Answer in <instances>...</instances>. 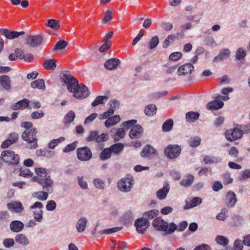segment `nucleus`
Segmentation results:
<instances>
[{"label":"nucleus","mask_w":250,"mask_h":250,"mask_svg":"<svg viewBox=\"0 0 250 250\" xmlns=\"http://www.w3.org/2000/svg\"><path fill=\"white\" fill-rule=\"evenodd\" d=\"M215 241L217 244L224 247H226L229 244V239L227 237L223 235H218L215 238Z\"/></svg>","instance_id":"nucleus-43"},{"label":"nucleus","mask_w":250,"mask_h":250,"mask_svg":"<svg viewBox=\"0 0 250 250\" xmlns=\"http://www.w3.org/2000/svg\"><path fill=\"white\" fill-rule=\"evenodd\" d=\"M15 241L23 246H26L29 244V241L26 236L22 233H19L17 234L15 237Z\"/></svg>","instance_id":"nucleus-26"},{"label":"nucleus","mask_w":250,"mask_h":250,"mask_svg":"<svg viewBox=\"0 0 250 250\" xmlns=\"http://www.w3.org/2000/svg\"><path fill=\"white\" fill-rule=\"evenodd\" d=\"M87 222L88 220L86 217H81L76 224L77 231L79 233L84 231L86 228Z\"/></svg>","instance_id":"nucleus-22"},{"label":"nucleus","mask_w":250,"mask_h":250,"mask_svg":"<svg viewBox=\"0 0 250 250\" xmlns=\"http://www.w3.org/2000/svg\"><path fill=\"white\" fill-rule=\"evenodd\" d=\"M120 63V61L117 58L107 60L104 63V67L108 70L115 69Z\"/></svg>","instance_id":"nucleus-24"},{"label":"nucleus","mask_w":250,"mask_h":250,"mask_svg":"<svg viewBox=\"0 0 250 250\" xmlns=\"http://www.w3.org/2000/svg\"><path fill=\"white\" fill-rule=\"evenodd\" d=\"M202 203V199L200 197H194L189 201H186V205L184 207L185 209H188L196 207Z\"/></svg>","instance_id":"nucleus-25"},{"label":"nucleus","mask_w":250,"mask_h":250,"mask_svg":"<svg viewBox=\"0 0 250 250\" xmlns=\"http://www.w3.org/2000/svg\"><path fill=\"white\" fill-rule=\"evenodd\" d=\"M48 193H49L43 190V191L35 192L33 193L32 195L40 200L45 201L48 198Z\"/></svg>","instance_id":"nucleus-41"},{"label":"nucleus","mask_w":250,"mask_h":250,"mask_svg":"<svg viewBox=\"0 0 250 250\" xmlns=\"http://www.w3.org/2000/svg\"><path fill=\"white\" fill-rule=\"evenodd\" d=\"M181 147L178 145H169L165 149V154L168 159H175L181 153Z\"/></svg>","instance_id":"nucleus-8"},{"label":"nucleus","mask_w":250,"mask_h":250,"mask_svg":"<svg viewBox=\"0 0 250 250\" xmlns=\"http://www.w3.org/2000/svg\"><path fill=\"white\" fill-rule=\"evenodd\" d=\"M156 152L155 149L150 145H146L142 150L141 155L142 157H148L152 154H155Z\"/></svg>","instance_id":"nucleus-33"},{"label":"nucleus","mask_w":250,"mask_h":250,"mask_svg":"<svg viewBox=\"0 0 250 250\" xmlns=\"http://www.w3.org/2000/svg\"><path fill=\"white\" fill-rule=\"evenodd\" d=\"M221 158L211 155H207L204 159V162L206 164L218 163L221 162Z\"/></svg>","instance_id":"nucleus-35"},{"label":"nucleus","mask_w":250,"mask_h":250,"mask_svg":"<svg viewBox=\"0 0 250 250\" xmlns=\"http://www.w3.org/2000/svg\"><path fill=\"white\" fill-rule=\"evenodd\" d=\"M199 117V114L198 112L190 111L186 113V119L187 121L189 123L194 122Z\"/></svg>","instance_id":"nucleus-37"},{"label":"nucleus","mask_w":250,"mask_h":250,"mask_svg":"<svg viewBox=\"0 0 250 250\" xmlns=\"http://www.w3.org/2000/svg\"><path fill=\"white\" fill-rule=\"evenodd\" d=\"M245 125H241V129L234 128L226 131L225 135L227 139L229 141H233L241 138L243 134V130H245Z\"/></svg>","instance_id":"nucleus-7"},{"label":"nucleus","mask_w":250,"mask_h":250,"mask_svg":"<svg viewBox=\"0 0 250 250\" xmlns=\"http://www.w3.org/2000/svg\"><path fill=\"white\" fill-rule=\"evenodd\" d=\"M230 54V51L228 49H222L219 53V55L215 57L214 59V62H219L222 61L227 57H229Z\"/></svg>","instance_id":"nucleus-34"},{"label":"nucleus","mask_w":250,"mask_h":250,"mask_svg":"<svg viewBox=\"0 0 250 250\" xmlns=\"http://www.w3.org/2000/svg\"><path fill=\"white\" fill-rule=\"evenodd\" d=\"M134 225L136 228L137 232L139 233L143 234L149 226V222L146 219L141 218L135 221Z\"/></svg>","instance_id":"nucleus-13"},{"label":"nucleus","mask_w":250,"mask_h":250,"mask_svg":"<svg viewBox=\"0 0 250 250\" xmlns=\"http://www.w3.org/2000/svg\"><path fill=\"white\" fill-rule=\"evenodd\" d=\"M237 201L236 195L232 191H228L225 196V203L229 208L233 207Z\"/></svg>","instance_id":"nucleus-16"},{"label":"nucleus","mask_w":250,"mask_h":250,"mask_svg":"<svg viewBox=\"0 0 250 250\" xmlns=\"http://www.w3.org/2000/svg\"><path fill=\"white\" fill-rule=\"evenodd\" d=\"M44 116V113L43 111H34L31 114V118L33 119H38L42 118Z\"/></svg>","instance_id":"nucleus-62"},{"label":"nucleus","mask_w":250,"mask_h":250,"mask_svg":"<svg viewBox=\"0 0 250 250\" xmlns=\"http://www.w3.org/2000/svg\"><path fill=\"white\" fill-rule=\"evenodd\" d=\"M111 151L110 148H105L101 152L100 158L102 160H105L111 157Z\"/></svg>","instance_id":"nucleus-51"},{"label":"nucleus","mask_w":250,"mask_h":250,"mask_svg":"<svg viewBox=\"0 0 250 250\" xmlns=\"http://www.w3.org/2000/svg\"><path fill=\"white\" fill-rule=\"evenodd\" d=\"M122 229V227H115L111 229H105L101 230L99 232V233L101 234H109L121 230Z\"/></svg>","instance_id":"nucleus-52"},{"label":"nucleus","mask_w":250,"mask_h":250,"mask_svg":"<svg viewBox=\"0 0 250 250\" xmlns=\"http://www.w3.org/2000/svg\"><path fill=\"white\" fill-rule=\"evenodd\" d=\"M106 119L107 120L104 123V125L106 127H109L117 124L121 120L120 117L119 115L110 116Z\"/></svg>","instance_id":"nucleus-29"},{"label":"nucleus","mask_w":250,"mask_h":250,"mask_svg":"<svg viewBox=\"0 0 250 250\" xmlns=\"http://www.w3.org/2000/svg\"><path fill=\"white\" fill-rule=\"evenodd\" d=\"M77 142L75 141L72 144L67 145L63 149V151L65 153H67L72 150H74L77 147Z\"/></svg>","instance_id":"nucleus-58"},{"label":"nucleus","mask_w":250,"mask_h":250,"mask_svg":"<svg viewBox=\"0 0 250 250\" xmlns=\"http://www.w3.org/2000/svg\"><path fill=\"white\" fill-rule=\"evenodd\" d=\"M95 187L99 189H103L105 186L104 181L100 178H95L93 181Z\"/></svg>","instance_id":"nucleus-50"},{"label":"nucleus","mask_w":250,"mask_h":250,"mask_svg":"<svg viewBox=\"0 0 250 250\" xmlns=\"http://www.w3.org/2000/svg\"><path fill=\"white\" fill-rule=\"evenodd\" d=\"M124 147L123 144L121 143H117L112 145L110 147L111 152L117 154L122 151Z\"/></svg>","instance_id":"nucleus-48"},{"label":"nucleus","mask_w":250,"mask_h":250,"mask_svg":"<svg viewBox=\"0 0 250 250\" xmlns=\"http://www.w3.org/2000/svg\"><path fill=\"white\" fill-rule=\"evenodd\" d=\"M15 242L12 238L5 239L3 241V244L5 247L10 248L14 246Z\"/></svg>","instance_id":"nucleus-60"},{"label":"nucleus","mask_w":250,"mask_h":250,"mask_svg":"<svg viewBox=\"0 0 250 250\" xmlns=\"http://www.w3.org/2000/svg\"><path fill=\"white\" fill-rule=\"evenodd\" d=\"M188 144L192 147H197L200 145L201 139L198 137H194L190 138L188 141Z\"/></svg>","instance_id":"nucleus-53"},{"label":"nucleus","mask_w":250,"mask_h":250,"mask_svg":"<svg viewBox=\"0 0 250 250\" xmlns=\"http://www.w3.org/2000/svg\"><path fill=\"white\" fill-rule=\"evenodd\" d=\"M112 11L107 10L104 13L103 22L104 23L109 22L112 19Z\"/></svg>","instance_id":"nucleus-59"},{"label":"nucleus","mask_w":250,"mask_h":250,"mask_svg":"<svg viewBox=\"0 0 250 250\" xmlns=\"http://www.w3.org/2000/svg\"><path fill=\"white\" fill-rule=\"evenodd\" d=\"M68 44L67 42L64 40L59 41L55 45L53 50H62L65 48Z\"/></svg>","instance_id":"nucleus-54"},{"label":"nucleus","mask_w":250,"mask_h":250,"mask_svg":"<svg viewBox=\"0 0 250 250\" xmlns=\"http://www.w3.org/2000/svg\"><path fill=\"white\" fill-rule=\"evenodd\" d=\"M56 61L55 59L46 60L43 63V66L46 70H54L56 67Z\"/></svg>","instance_id":"nucleus-38"},{"label":"nucleus","mask_w":250,"mask_h":250,"mask_svg":"<svg viewBox=\"0 0 250 250\" xmlns=\"http://www.w3.org/2000/svg\"><path fill=\"white\" fill-rule=\"evenodd\" d=\"M75 118V114L74 112L71 110L64 116L63 123L64 125H69L74 121Z\"/></svg>","instance_id":"nucleus-39"},{"label":"nucleus","mask_w":250,"mask_h":250,"mask_svg":"<svg viewBox=\"0 0 250 250\" xmlns=\"http://www.w3.org/2000/svg\"><path fill=\"white\" fill-rule=\"evenodd\" d=\"M65 139L64 137H61L58 139H53L48 143V147L49 148L53 149L58 145L63 142Z\"/></svg>","instance_id":"nucleus-45"},{"label":"nucleus","mask_w":250,"mask_h":250,"mask_svg":"<svg viewBox=\"0 0 250 250\" xmlns=\"http://www.w3.org/2000/svg\"><path fill=\"white\" fill-rule=\"evenodd\" d=\"M194 70V66L190 63H188L182 65L177 71L178 75H186L190 74Z\"/></svg>","instance_id":"nucleus-20"},{"label":"nucleus","mask_w":250,"mask_h":250,"mask_svg":"<svg viewBox=\"0 0 250 250\" xmlns=\"http://www.w3.org/2000/svg\"><path fill=\"white\" fill-rule=\"evenodd\" d=\"M7 208L9 209H14L17 213H21L24 210L22 204L19 201L8 204Z\"/></svg>","instance_id":"nucleus-27"},{"label":"nucleus","mask_w":250,"mask_h":250,"mask_svg":"<svg viewBox=\"0 0 250 250\" xmlns=\"http://www.w3.org/2000/svg\"><path fill=\"white\" fill-rule=\"evenodd\" d=\"M78 158L82 161H87L92 157L90 149L86 146L78 148L77 149Z\"/></svg>","instance_id":"nucleus-11"},{"label":"nucleus","mask_w":250,"mask_h":250,"mask_svg":"<svg viewBox=\"0 0 250 250\" xmlns=\"http://www.w3.org/2000/svg\"><path fill=\"white\" fill-rule=\"evenodd\" d=\"M173 125V120L169 119L164 123L162 125V130L164 132H169L172 129Z\"/></svg>","instance_id":"nucleus-46"},{"label":"nucleus","mask_w":250,"mask_h":250,"mask_svg":"<svg viewBox=\"0 0 250 250\" xmlns=\"http://www.w3.org/2000/svg\"><path fill=\"white\" fill-rule=\"evenodd\" d=\"M246 55V51L243 48L240 47L236 51V58L238 60H244Z\"/></svg>","instance_id":"nucleus-56"},{"label":"nucleus","mask_w":250,"mask_h":250,"mask_svg":"<svg viewBox=\"0 0 250 250\" xmlns=\"http://www.w3.org/2000/svg\"><path fill=\"white\" fill-rule=\"evenodd\" d=\"M30 101L29 100L24 99L18 101L16 103L12 104L10 105V109L13 110H22L29 107Z\"/></svg>","instance_id":"nucleus-17"},{"label":"nucleus","mask_w":250,"mask_h":250,"mask_svg":"<svg viewBox=\"0 0 250 250\" xmlns=\"http://www.w3.org/2000/svg\"><path fill=\"white\" fill-rule=\"evenodd\" d=\"M157 107L155 104H150L145 108V113L148 116H152L156 113Z\"/></svg>","instance_id":"nucleus-42"},{"label":"nucleus","mask_w":250,"mask_h":250,"mask_svg":"<svg viewBox=\"0 0 250 250\" xmlns=\"http://www.w3.org/2000/svg\"><path fill=\"white\" fill-rule=\"evenodd\" d=\"M152 225L156 230L164 231L167 235L173 233L177 229V225L174 223L169 224L160 217H156Z\"/></svg>","instance_id":"nucleus-3"},{"label":"nucleus","mask_w":250,"mask_h":250,"mask_svg":"<svg viewBox=\"0 0 250 250\" xmlns=\"http://www.w3.org/2000/svg\"><path fill=\"white\" fill-rule=\"evenodd\" d=\"M33 173L27 168H22L20 171V175L23 176L25 178L31 177Z\"/></svg>","instance_id":"nucleus-57"},{"label":"nucleus","mask_w":250,"mask_h":250,"mask_svg":"<svg viewBox=\"0 0 250 250\" xmlns=\"http://www.w3.org/2000/svg\"><path fill=\"white\" fill-rule=\"evenodd\" d=\"M194 180V176L192 174H187L183 179H182L180 182V185L184 188H187L192 184Z\"/></svg>","instance_id":"nucleus-28"},{"label":"nucleus","mask_w":250,"mask_h":250,"mask_svg":"<svg viewBox=\"0 0 250 250\" xmlns=\"http://www.w3.org/2000/svg\"><path fill=\"white\" fill-rule=\"evenodd\" d=\"M46 25L51 27L53 29H58L60 26V22L59 21L54 19H49L47 21Z\"/></svg>","instance_id":"nucleus-49"},{"label":"nucleus","mask_w":250,"mask_h":250,"mask_svg":"<svg viewBox=\"0 0 250 250\" xmlns=\"http://www.w3.org/2000/svg\"><path fill=\"white\" fill-rule=\"evenodd\" d=\"M43 40V36L42 34L29 35L26 39V43L30 46L36 47L42 44Z\"/></svg>","instance_id":"nucleus-10"},{"label":"nucleus","mask_w":250,"mask_h":250,"mask_svg":"<svg viewBox=\"0 0 250 250\" xmlns=\"http://www.w3.org/2000/svg\"><path fill=\"white\" fill-rule=\"evenodd\" d=\"M37 176L34 177V181L38 183L42 188L43 190L52 193L53 191V181L47 173V170L42 167H39L35 169Z\"/></svg>","instance_id":"nucleus-2"},{"label":"nucleus","mask_w":250,"mask_h":250,"mask_svg":"<svg viewBox=\"0 0 250 250\" xmlns=\"http://www.w3.org/2000/svg\"><path fill=\"white\" fill-rule=\"evenodd\" d=\"M108 100V97L106 96H98L94 101L92 103V106L94 107L100 104H103Z\"/></svg>","instance_id":"nucleus-47"},{"label":"nucleus","mask_w":250,"mask_h":250,"mask_svg":"<svg viewBox=\"0 0 250 250\" xmlns=\"http://www.w3.org/2000/svg\"><path fill=\"white\" fill-rule=\"evenodd\" d=\"M61 80L67 85L69 92L73 93V97L79 99H84L89 95L87 87L83 83H79L78 81L69 74H63Z\"/></svg>","instance_id":"nucleus-1"},{"label":"nucleus","mask_w":250,"mask_h":250,"mask_svg":"<svg viewBox=\"0 0 250 250\" xmlns=\"http://www.w3.org/2000/svg\"><path fill=\"white\" fill-rule=\"evenodd\" d=\"M159 43V39L158 36H154L152 37L148 44V48L149 49H152L155 48Z\"/></svg>","instance_id":"nucleus-55"},{"label":"nucleus","mask_w":250,"mask_h":250,"mask_svg":"<svg viewBox=\"0 0 250 250\" xmlns=\"http://www.w3.org/2000/svg\"><path fill=\"white\" fill-rule=\"evenodd\" d=\"M159 214V211L157 209H152L144 213L143 216L145 219L147 220H151L156 217Z\"/></svg>","instance_id":"nucleus-44"},{"label":"nucleus","mask_w":250,"mask_h":250,"mask_svg":"<svg viewBox=\"0 0 250 250\" xmlns=\"http://www.w3.org/2000/svg\"><path fill=\"white\" fill-rule=\"evenodd\" d=\"M56 208V203L54 200H50L46 205V208L48 211H53Z\"/></svg>","instance_id":"nucleus-64"},{"label":"nucleus","mask_w":250,"mask_h":250,"mask_svg":"<svg viewBox=\"0 0 250 250\" xmlns=\"http://www.w3.org/2000/svg\"><path fill=\"white\" fill-rule=\"evenodd\" d=\"M243 246L241 240L236 239L233 244V250H243Z\"/></svg>","instance_id":"nucleus-61"},{"label":"nucleus","mask_w":250,"mask_h":250,"mask_svg":"<svg viewBox=\"0 0 250 250\" xmlns=\"http://www.w3.org/2000/svg\"><path fill=\"white\" fill-rule=\"evenodd\" d=\"M110 134L114 140L117 142L124 137L125 135V132L123 128H114L111 130Z\"/></svg>","instance_id":"nucleus-21"},{"label":"nucleus","mask_w":250,"mask_h":250,"mask_svg":"<svg viewBox=\"0 0 250 250\" xmlns=\"http://www.w3.org/2000/svg\"><path fill=\"white\" fill-rule=\"evenodd\" d=\"M17 52L19 54V59H23L26 62H29L33 59V55L32 54H25L24 51L21 49H17Z\"/></svg>","instance_id":"nucleus-32"},{"label":"nucleus","mask_w":250,"mask_h":250,"mask_svg":"<svg viewBox=\"0 0 250 250\" xmlns=\"http://www.w3.org/2000/svg\"><path fill=\"white\" fill-rule=\"evenodd\" d=\"M134 185V180L132 177L127 176L120 180L117 183V187L122 192H129L132 189Z\"/></svg>","instance_id":"nucleus-6"},{"label":"nucleus","mask_w":250,"mask_h":250,"mask_svg":"<svg viewBox=\"0 0 250 250\" xmlns=\"http://www.w3.org/2000/svg\"><path fill=\"white\" fill-rule=\"evenodd\" d=\"M1 156L2 161L9 165H17L19 163V156L16 154L13 151H3Z\"/></svg>","instance_id":"nucleus-5"},{"label":"nucleus","mask_w":250,"mask_h":250,"mask_svg":"<svg viewBox=\"0 0 250 250\" xmlns=\"http://www.w3.org/2000/svg\"><path fill=\"white\" fill-rule=\"evenodd\" d=\"M185 21L187 22L181 25V28L183 30H190L192 28V22L198 23L200 21V19H197L195 15L188 16L186 17Z\"/></svg>","instance_id":"nucleus-15"},{"label":"nucleus","mask_w":250,"mask_h":250,"mask_svg":"<svg viewBox=\"0 0 250 250\" xmlns=\"http://www.w3.org/2000/svg\"><path fill=\"white\" fill-rule=\"evenodd\" d=\"M110 108L106 111L101 114L99 116V119L100 120L105 119L111 116L114 113L115 109L119 108L120 105V103L118 101L116 100H111L108 103Z\"/></svg>","instance_id":"nucleus-9"},{"label":"nucleus","mask_w":250,"mask_h":250,"mask_svg":"<svg viewBox=\"0 0 250 250\" xmlns=\"http://www.w3.org/2000/svg\"><path fill=\"white\" fill-rule=\"evenodd\" d=\"M31 86L33 88H38L44 90L45 89V83L42 79H38L31 83Z\"/></svg>","instance_id":"nucleus-36"},{"label":"nucleus","mask_w":250,"mask_h":250,"mask_svg":"<svg viewBox=\"0 0 250 250\" xmlns=\"http://www.w3.org/2000/svg\"><path fill=\"white\" fill-rule=\"evenodd\" d=\"M37 133L36 128H32L30 131H28V130H25L22 133L21 138L27 143L28 146H27V147L33 149L38 147Z\"/></svg>","instance_id":"nucleus-4"},{"label":"nucleus","mask_w":250,"mask_h":250,"mask_svg":"<svg viewBox=\"0 0 250 250\" xmlns=\"http://www.w3.org/2000/svg\"><path fill=\"white\" fill-rule=\"evenodd\" d=\"M24 228V224L22 222L18 220L13 221L10 224L11 230L15 232L21 231Z\"/></svg>","instance_id":"nucleus-23"},{"label":"nucleus","mask_w":250,"mask_h":250,"mask_svg":"<svg viewBox=\"0 0 250 250\" xmlns=\"http://www.w3.org/2000/svg\"><path fill=\"white\" fill-rule=\"evenodd\" d=\"M122 221L125 224L131 223L134 219L133 214L130 211H126L122 216Z\"/></svg>","instance_id":"nucleus-40"},{"label":"nucleus","mask_w":250,"mask_h":250,"mask_svg":"<svg viewBox=\"0 0 250 250\" xmlns=\"http://www.w3.org/2000/svg\"><path fill=\"white\" fill-rule=\"evenodd\" d=\"M224 103L218 100H215L208 103L207 108L210 110H217L222 108Z\"/></svg>","instance_id":"nucleus-30"},{"label":"nucleus","mask_w":250,"mask_h":250,"mask_svg":"<svg viewBox=\"0 0 250 250\" xmlns=\"http://www.w3.org/2000/svg\"><path fill=\"white\" fill-rule=\"evenodd\" d=\"M11 81L9 77L7 75L0 76V84L6 90H9L11 88Z\"/></svg>","instance_id":"nucleus-31"},{"label":"nucleus","mask_w":250,"mask_h":250,"mask_svg":"<svg viewBox=\"0 0 250 250\" xmlns=\"http://www.w3.org/2000/svg\"><path fill=\"white\" fill-rule=\"evenodd\" d=\"M43 206L41 202H36L33 205L30 206V209L39 208V209L35 210L33 211V217L34 219L38 222H41L43 219V211L42 208Z\"/></svg>","instance_id":"nucleus-12"},{"label":"nucleus","mask_w":250,"mask_h":250,"mask_svg":"<svg viewBox=\"0 0 250 250\" xmlns=\"http://www.w3.org/2000/svg\"><path fill=\"white\" fill-rule=\"evenodd\" d=\"M143 130V128L140 125H136L131 128L129 136L131 139L139 138L142 136Z\"/></svg>","instance_id":"nucleus-19"},{"label":"nucleus","mask_w":250,"mask_h":250,"mask_svg":"<svg viewBox=\"0 0 250 250\" xmlns=\"http://www.w3.org/2000/svg\"><path fill=\"white\" fill-rule=\"evenodd\" d=\"M1 33L9 40H13L25 34L24 31L17 32L7 29H1Z\"/></svg>","instance_id":"nucleus-14"},{"label":"nucleus","mask_w":250,"mask_h":250,"mask_svg":"<svg viewBox=\"0 0 250 250\" xmlns=\"http://www.w3.org/2000/svg\"><path fill=\"white\" fill-rule=\"evenodd\" d=\"M137 121L135 120H131L127 121L124 122L122 125L123 126L126 127V128H129L134 125L136 124Z\"/></svg>","instance_id":"nucleus-63"},{"label":"nucleus","mask_w":250,"mask_h":250,"mask_svg":"<svg viewBox=\"0 0 250 250\" xmlns=\"http://www.w3.org/2000/svg\"><path fill=\"white\" fill-rule=\"evenodd\" d=\"M170 189L169 185L167 182H165L162 188L156 192L157 198L161 200L165 199Z\"/></svg>","instance_id":"nucleus-18"}]
</instances>
